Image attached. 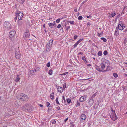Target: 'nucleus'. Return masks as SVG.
<instances>
[{"mask_svg": "<svg viewBox=\"0 0 127 127\" xmlns=\"http://www.w3.org/2000/svg\"><path fill=\"white\" fill-rule=\"evenodd\" d=\"M83 40V39H79L78 41L76 42V43L78 44L80 42L82 41Z\"/></svg>", "mask_w": 127, "mask_h": 127, "instance_id": "a19ab883", "label": "nucleus"}, {"mask_svg": "<svg viewBox=\"0 0 127 127\" xmlns=\"http://www.w3.org/2000/svg\"><path fill=\"white\" fill-rule=\"evenodd\" d=\"M52 47V46L47 44L46 46V51L47 52H49L51 50Z\"/></svg>", "mask_w": 127, "mask_h": 127, "instance_id": "9d476101", "label": "nucleus"}, {"mask_svg": "<svg viewBox=\"0 0 127 127\" xmlns=\"http://www.w3.org/2000/svg\"><path fill=\"white\" fill-rule=\"evenodd\" d=\"M54 92H52V93L50 94V98L52 100L54 99Z\"/></svg>", "mask_w": 127, "mask_h": 127, "instance_id": "412c9836", "label": "nucleus"}, {"mask_svg": "<svg viewBox=\"0 0 127 127\" xmlns=\"http://www.w3.org/2000/svg\"><path fill=\"white\" fill-rule=\"evenodd\" d=\"M52 69H50L48 72V73L50 75H52Z\"/></svg>", "mask_w": 127, "mask_h": 127, "instance_id": "bb28decb", "label": "nucleus"}, {"mask_svg": "<svg viewBox=\"0 0 127 127\" xmlns=\"http://www.w3.org/2000/svg\"><path fill=\"white\" fill-rule=\"evenodd\" d=\"M4 26L8 30L11 29L12 28L11 24L8 22H5L4 23Z\"/></svg>", "mask_w": 127, "mask_h": 127, "instance_id": "7ed1b4c3", "label": "nucleus"}, {"mask_svg": "<svg viewBox=\"0 0 127 127\" xmlns=\"http://www.w3.org/2000/svg\"><path fill=\"white\" fill-rule=\"evenodd\" d=\"M15 33V31L14 30H12L10 31L9 33V37L10 38H12L14 36Z\"/></svg>", "mask_w": 127, "mask_h": 127, "instance_id": "6e6552de", "label": "nucleus"}, {"mask_svg": "<svg viewBox=\"0 0 127 127\" xmlns=\"http://www.w3.org/2000/svg\"><path fill=\"white\" fill-rule=\"evenodd\" d=\"M83 54V53L82 52H79V53H78V55H82Z\"/></svg>", "mask_w": 127, "mask_h": 127, "instance_id": "052dcab7", "label": "nucleus"}, {"mask_svg": "<svg viewBox=\"0 0 127 127\" xmlns=\"http://www.w3.org/2000/svg\"><path fill=\"white\" fill-rule=\"evenodd\" d=\"M54 23H55V21H54L53 22ZM56 24L55 23H54V24L51 23H50L48 24V25L51 28H52L53 26H54V25H56Z\"/></svg>", "mask_w": 127, "mask_h": 127, "instance_id": "f3484780", "label": "nucleus"}, {"mask_svg": "<svg viewBox=\"0 0 127 127\" xmlns=\"http://www.w3.org/2000/svg\"><path fill=\"white\" fill-rule=\"evenodd\" d=\"M96 69L99 72L102 71V70H100V68H99V67L98 66L96 68Z\"/></svg>", "mask_w": 127, "mask_h": 127, "instance_id": "72a5a7b5", "label": "nucleus"}, {"mask_svg": "<svg viewBox=\"0 0 127 127\" xmlns=\"http://www.w3.org/2000/svg\"><path fill=\"white\" fill-rule=\"evenodd\" d=\"M61 19L59 18L56 20V22L57 23H59L60 22Z\"/></svg>", "mask_w": 127, "mask_h": 127, "instance_id": "ea45409f", "label": "nucleus"}, {"mask_svg": "<svg viewBox=\"0 0 127 127\" xmlns=\"http://www.w3.org/2000/svg\"><path fill=\"white\" fill-rule=\"evenodd\" d=\"M78 36L77 35H75L74 37V39L76 40Z\"/></svg>", "mask_w": 127, "mask_h": 127, "instance_id": "c03bdc74", "label": "nucleus"}, {"mask_svg": "<svg viewBox=\"0 0 127 127\" xmlns=\"http://www.w3.org/2000/svg\"><path fill=\"white\" fill-rule=\"evenodd\" d=\"M110 118L114 121L117 120L118 119V117L115 113H112L110 115Z\"/></svg>", "mask_w": 127, "mask_h": 127, "instance_id": "423d86ee", "label": "nucleus"}, {"mask_svg": "<svg viewBox=\"0 0 127 127\" xmlns=\"http://www.w3.org/2000/svg\"><path fill=\"white\" fill-rule=\"evenodd\" d=\"M97 55L99 56H101L102 55V52L101 51H99L97 53Z\"/></svg>", "mask_w": 127, "mask_h": 127, "instance_id": "a878e982", "label": "nucleus"}, {"mask_svg": "<svg viewBox=\"0 0 127 127\" xmlns=\"http://www.w3.org/2000/svg\"><path fill=\"white\" fill-rule=\"evenodd\" d=\"M119 24H121V25H124V23L122 21H120L119 22Z\"/></svg>", "mask_w": 127, "mask_h": 127, "instance_id": "09e8293b", "label": "nucleus"}, {"mask_svg": "<svg viewBox=\"0 0 127 127\" xmlns=\"http://www.w3.org/2000/svg\"><path fill=\"white\" fill-rule=\"evenodd\" d=\"M126 41H127V40H126V39L124 40V45H126Z\"/></svg>", "mask_w": 127, "mask_h": 127, "instance_id": "864d4df0", "label": "nucleus"}, {"mask_svg": "<svg viewBox=\"0 0 127 127\" xmlns=\"http://www.w3.org/2000/svg\"><path fill=\"white\" fill-rule=\"evenodd\" d=\"M30 36V33L28 31H27L23 35V37L26 40Z\"/></svg>", "mask_w": 127, "mask_h": 127, "instance_id": "0eeeda50", "label": "nucleus"}, {"mask_svg": "<svg viewBox=\"0 0 127 127\" xmlns=\"http://www.w3.org/2000/svg\"><path fill=\"white\" fill-rule=\"evenodd\" d=\"M56 102L57 103V104H60V103L58 101V97H57L56 98Z\"/></svg>", "mask_w": 127, "mask_h": 127, "instance_id": "f704fd0d", "label": "nucleus"}, {"mask_svg": "<svg viewBox=\"0 0 127 127\" xmlns=\"http://www.w3.org/2000/svg\"><path fill=\"white\" fill-rule=\"evenodd\" d=\"M16 16H17L18 19L19 20H21L22 19V18L24 15L23 13L21 11L17 10L16 12Z\"/></svg>", "mask_w": 127, "mask_h": 127, "instance_id": "f257e3e1", "label": "nucleus"}, {"mask_svg": "<svg viewBox=\"0 0 127 127\" xmlns=\"http://www.w3.org/2000/svg\"><path fill=\"white\" fill-rule=\"evenodd\" d=\"M113 75L115 78L117 77L118 76L117 74L116 73H114L113 74Z\"/></svg>", "mask_w": 127, "mask_h": 127, "instance_id": "473e14b6", "label": "nucleus"}, {"mask_svg": "<svg viewBox=\"0 0 127 127\" xmlns=\"http://www.w3.org/2000/svg\"><path fill=\"white\" fill-rule=\"evenodd\" d=\"M106 70H107V71H109L110 70V68H109V66H108L107 67V68L106 69Z\"/></svg>", "mask_w": 127, "mask_h": 127, "instance_id": "8fccbe9b", "label": "nucleus"}, {"mask_svg": "<svg viewBox=\"0 0 127 127\" xmlns=\"http://www.w3.org/2000/svg\"><path fill=\"white\" fill-rule=\"evenodd\" d=\"M82 60L84 62H85L86 59L84 56H83L82 58Z\"/></svg>", "mask_w": 127, "mask_h": 127, "instance_id": "c85d7f7f", "label": "nucleus"}, {"mask_svg": "<svg viewBox=\"0 0 127 127\" xmlns=\"http://www.w3.org/2000/svg\"><path fill=\"white\" fill-rule=\"evenodd\" d=\"M123 31L124 32H125L126 33L127 32V29H125V30L124 31Z\"/></svg>", "mask_w": 127, "mask_h": 127, "instance_id": "680f3d73", "label": "nucleus"}, {"mask_svg": "<svg viewBox=\"0 0 127 127\" xmlns=\"http://www.w3.org/2000/svg\"><path fill=\"white\" fill-rule=\"evenodd\" d=\"M116 15V13L115 12H111V14L109 15V16L110 17H114Z\"/></svg>", "mask_w": 127, "mask_h": 127, "instance_id": "a211bd4d", "label": "nucleus"}, {"mask_svg": "<svg viewBox=\"0 0 127 127\" xmlns=\"http://www.w3.org/2000/svg\"><path fill=\"white\" fill-rule=\"evenodd\" d=\"M97 95V93H95V94H94V95H93L92 97H91V98L92 99H93L94 98L95 96H96Z\"/></svg>", "mask_w": 127, "mask_h": 127, "instance_id": "7c9ffc66", "label": "nucleus"}, {"mask_svg": "<svg viewBox=\"0 0 127 127\" xmlns=\"http://www.w3.org/2000/svg\"><path fill=\"white\" fill-rule=\"evenodd\" d=\"M53 40L51 39L49 41L48 43L47 44H49V45H50L52 46L53 44Z\"/></svg>", "mask_w": 127, "mask_h": 127, "instance_id": "5701e85b", "label": "nucleus"}, {"mask_svg": "<svg viewBox=\"0 0 127 127\" xmlns=\"http://www.w3.org/2000/svg\"><path fill=\"white\" fill-rule=\"evenodd\" d=\"M68 73V72H65L64 73V75H66Z\"/></svg>", "mask_w": 127, "mask_h": 127, "instance_id": "774afa93", "label": "nucleus"}, {"mask_svg": "<svg viewBox=\"0 0 127 127\" xmlns=\"http://www.w3.org/2000/svg\"><path fill=\"white\" fill-rule=\"evenodd\" d=\"M87 25L90 26L91 25L90 23L89 22H88L87 23Z\"/></svg>", "mask_w": 127, "mask_h": 127, "instance_id": "6e6d98bb", "label": "nucleus"}, {"mask_svg": "<svg viewBox=\"0 0 127 127\" xmlns=\"http://www.w3.org/2000/svg\"><path fill=\"white\" fill-rule=\"evenodd\" d=\"M70 124V127H74V125L72 123H71Z\"/></svg>", "mask_w": 127, "mask_h": 127, "instance_id": "49530a36", "label": "nucleus"}, {"mask_svg": "<svg viewBox=\"0 0 127 127\" xmlns=\"http://www.w3.org/2000/svg\"><path fill=\"white\" fill-rule=\"evenodd\" d=\"M94 102V100L91 98L88 102V103L90 106H92Z\"/></svg>", "mask_w": 127, "mask_h": 127, "instance_id": "f8f14e48", "label": "nucleus"}, {"mask_svg": "<svg viewBox=\"0 0 127 127\" xmlns=\"http://www.w3.org/2000/svg\"><path fill=\"white\" fill-rule=\"evenodd\" d=\"M81 119L83 120H85L86 118V115L85 114H82L81 115Z\"/></svg>", "mask_w": 127, "mask_h": 127, "instance_id": "4468645a", "label": "nucleus"}, {"mask_svg": "<svg viewBox=\"0 0 127 127\" xmlns=\"http://www.w3.org/2000/svg\"><path fill=\"white\" fill-rule=\"evenodd\" d=\"M100 65L101 66L100 69L102 70L104 69L105 67V64L103 63H101L100 64Z\"/></svg>", "mask_w": 127, "mask_h": 127, "instance_id": "aec40b11", "label": "nucleus"}, {"mask_svg": "<svg viewBox=\"0 0 127 127\" xmlns=\"http://www.w3.org/2000/svg\"><path fill=\"white\" fill-rule=\"evenodd\" d=\"M100 33L97 32V36H100Z\"/></svg>", "mask_w": 127, "mask_h": 127, "instance_id": "338daca9", "label": "nucleus"}, {"mask_svg": "<svg viewBox=\"0 0 127 127\" xmlns=\"http://www.w3.org/2000/svg\"><path fill=\"white\" fill-rule=\"evenodd\" d=\"M86 17L87 18H89L90 17H92V16L91 15H90L89 16H87Z\"/></svg>", "mask_w": 127, "mask_h": 127, "instance_id": "e2e57ef3", "label": "nucleus"}, {"mask_svg": "<svg viewBox=\"0 0 127 127\" xmlns=\"http://www.w3.org/2000/svg\"><path fill=\"white\" fill-rule=\"evenodd\" d=\"M68 118H66L64 120V121L65 122L67 121L68 120Z\"/></svg>", "mask_w": 127, "mask_h": 127, "instance_id": "0e129e2a", "label": "nucleus"}, {"mask_svg": "<svg viewBox=\"0 0 127 127\" xmlns=\"http://www.w3.org/2000/svg\"><path fill=\"white\" fill-rule=\"evenodd\" d=\"M15 81L16 82H17L19 81L20 79V78H19V75H17V77H16V79H15Z\"/></svg>", "mask_w": 127, "mask_h": 127, "instance_id": "4be33fe9", "label": "nucleus"}, {"mask_svg": "<svg viewBox=\"0 0 127 127\" xmlns=\"http://www.w3.org/2000/svg\"><path fill=\"white\" fill-rule=\"evenodd\" d=\"M77 8L76 7L75 8V9L74 10V11L75 12H77Z\"/></svg>", "mask_w": 127, "mask_h": 127, "instance_id": "4d7b16f0", "label": "nucleus"}, {"mask_svg": "<svg viewBox=\"0 0 127 127\" xmlns=\"http://www.w3.org/2000/svg\"><path fill=\"white\" fill-rule=\"evenodd\" d=\"M50 62H48L46 64L47 66L48 67H49L50 66Z\"/></svg>", "mask_w": 127, "mask_h": 127, "instance_id": "4c0bfd02", "label": "nucleus"}, {"mask_svg": "<svg viewBox=\"0 0 127 127\" xmlns=\"http://www.w3.org/2000/svg\"><path fill=\"white\" fill-rule=\"evenodd\" d=\"M108 54V52L107 50L103 52V54L104 55L106 56Z\"/></svg>", "mask_w": 127, "mask_h": 127, "instance_id": "2f4dec72", "label": "nucleus"}, {"mask_svg": "<svg viewBox=\"0 0 127 127\" xmlns=\"http://www.w3.org/2000/svg\"><path fill=\"white\" fill-rule=\"evenodd\" d=\"M123 25H121V24H118V28L119 30L122 31L123 30Z\"/></svg>", "mask_w": 127, "mask_h": 127, "instance_id": "ddd939ff", "label": "nucleus"}, {"mask_svg": "<svg viewBox=\"0 0 127 127\" xmlns=\"http://www.w3.org/2000/svg\"><path fill=\"white\" fill-rule=\"evenodd\" d=\"M82 18H83V17L82 16H80L78 17V19L79 20H81L82 19Z\"/></svg>", "mask_w": 127, "mask_h": 127, "instance_id": "c9c22d12", "label": "nucleus"}, {"mask_svg": "<svg viewBox=\"0 0 127 127\" xmlns=\"http://www.w3.org/2000/svg\"><path fill=\"white\" fill-rule=\"evenodd\" d=\"M50 105V103H49L48 102H47L46 106L47 107H49V106Z\"/></svg>", "mask_w": 127, "mask_h": 127, "instance_id": "58836bf2", "label": "nucleus"}, {"mask_svg": "<svg viewBox=\"0 0 127 127\" xmlns=\"http://www.w3.org/2000/svg\"><path fill=\"white\" fill-rule=\"evenodd\" d=\"M22 109L24 110H27L29 111L30 110V106L29 104H26L24 105L22 107Z\"/></svg>", "mask_w": 127, "mask_h": 127, "instance_id": "39448f33", "label": "nucleus"}, {"mask_svg": "<svg viewBox=\"0 0 127 127\" xmlns=\"http://www.w3.org/2000/svg\"><path fill=\"white\" fill-rule=\"evenodd\" d=\"M15 55V57L16 59H19L20 58L21 55L19 49L16 50Z\"/></svg>", "mask_w": 127, "mask_h": 127, "instance_id": "20e7f679", "label": "nucleus"}, {"mask_svg": "<svg viewBox=\"0 0 127 127\" xmlns=\"http://www.w3.org/2000/svg\"><path fill=\"white\" fill-rule=\"evenodd\" d=\"M111 111L113 112V113H115V111L114 110H113V109H111Z\"/></svg>", "mask_w": 127, "mask_h": 127, "instance_id": "bf43d9fd", "label": "nucleus"}, {"mask_svg": "<svg viewBox=\"0 0 127 127\" xmlns=\"http://www.w3.org/2000/svg\"><path fill=\"white\" fill-rule=\"evenodd\" d=\"M40 69V68L39 67H37L35 69H34V71L35 72H37Z\"/></svg>", "mask_w": 127, "mask_h": 127, "instance_id": "c756f323", "label": "nucleus"}, {"mask_svg": "<svg viewBox=\"0 0 127 127\" xmlns=\"http://www.w3.org/2000/svg\"><path fill=\"white\" fill-rule=\"evenodd\" d=\"M29 74L31 75H32L35 74L34 70H31L29 71Z\"/></svg>", "mask_w": 127, "mask_h": 127, "instance_id": "6ab92c4d", "label": "nucleus"}, {"mask_svg": "<svg viewBox=\"0 0 127 127\" xmlns=\"http://www.w3.org/2000/svg\"><path fill=\"white\" fill-rule=\"evenodd\" d=\"M56 87L57 88V90L59 92L62 93L63 92V89L62 87L58 86H56Z\"/></svg>", "mask_w": 127, "mask_h": 127, "instance_id": "1a4fd4ad", "label": "nucleus"}, {"mask_svg": "<svg viewBox=\"0 0 127 127\" xmlns=\"http://www.w3.org/2000/svg\"><path fill=\"white\" fill-rule=\"evenodd\" d=\"M52 109V106H50L49 107L48 109V112H49V110H51Z\"/></svg>", "mask_w": 127, "mask_h": 127, "instance_id": "37998d69", "label": "nucleus"}, {"mask_svg": "<svg viewBox=\"0 0 127 127\" xmlns=\"http://www.w3.org/2000/svg\"><path fill=\"white\" fill-rule=\"evenodd\" d=\"M62 103H64V104L65 105H66V101L65 99V98L64 96L63 95L62 96Z\"/></svg>", "mask_w": 127, "mask_h": 127, "instance_id": "2eb2a0df", "label": "nucleus"}, {"mask_svg": "<svg viewBox=\"0 0 127 127\" xmlns=\"http://www.w3.org/2000/svg\"><path fill=\"white\" fill-rule=\"evenodd\" d=\"M118 30H119V29L117 27L116 28L115 32L114 33V34L115 35L117 36L119 34Z\"/></svg>", "mask_w": 127, "mask_h": 127, "instance_id": "dca6fc26", "label": "nucleus"}, {"mask_svg": "<svg viewBox=\"0 0 127 127\" xmlns=\"http://www.w3.org/2000/svg\"><path fill=\"white\" fill-rule=\"evenodd\" d=\"M61 25L60 24H59L58 26L57 27V28H61Z\"/></svg>", "mask_w": 127, "mask_h": 127, "instance_id": "a18cd8bd", "label": "nucleus"}, {"mask_svg": "<svg viewBox=\"0 0 127 127\" xmlns=\"http://www.w3.org/2000/svg\"><path fill=\"white\" fill-rule=\"evenodd\" d=\"M17 18H18L17 16H16V17L14 19V20H15V22H16V20H17Z\"/></svg>", "mask_w": 127, "mask_h": 127, "instance_id": "5fc2aeb1", "label": "nucleus"}, {"mask_svg": "<svg viewBox=\"0 0 127 127\" xmlns=\"http://www.w3.org/2000/svg\"><path fill=\"white\" fill-rule=\"evenodd\" d=\"M61 30L63 32H64V30H63V28L62 27H61Z\"/></svg>", "mask_w": 127, "mask_h": 127, "instance_id": "69168bd1", "label": "nucleus"}, {"mask_svg": "<svg viewBox=\"0 0 127 127\" xmlns=\"http://www.w3.org/2000/svg\"><path fill=\"white\" fill-rule=\"evenodd\" d=\"M69 23L72 25H74L75 24V22L74 21H70Z\"/></svg>", "mask_w": 127, "mask_h": 127, "instance_id": "e433bc0d", "label": "nucleus"}, {"mask_svg": "<svg viewBox=\"0 0 127 127\" xmlns=\"http://www.w3.org/2000/svg\"><path fill=\"white\" fill-rule=\"evenodd\" d=\"M80 103L78 101H77L76 104V106L77 107H79L80 106Z\"/></svg>", "mask_w": 127, "mask_h": 127, "instance_id": "b1692460", "label": "nucleus"}, {"mask_svg": "<svg viewBox=\"0 0 127 127\" xmlns=\"http://www.w3.org/2000/svg\"><path fill=\"white\" fill-rule=\"evenodd\" d=\"M63 89H65L66 87V84L65 83H64L63 84Z\"/></svg>", "mask_w": 127, "mask_h": 127, "instance_id": "79ce46f5", "label": "nucleus"}, {"mask_svg": "<svg viewBox=\"0 0 127 127\" xmlns=\"http://www.w3.org/2000/svg\"><path fill=\"white\" fill-rule=\"evenodd\" d=\"M28 96L25 94H22L19 96H18L17 98L19 100L23 101H25L28 99Z\"/></svg>", "mask_w": 127, "mask_h": 127, "instance_id": "f03ea898", "label": "nucleus"}, {"mask_svg": "<svg viewBox=\"0 0 127 127\" xmlns=\"http://www.w3.org/2000/svg\"><path fill=\"white\" fill-rule=\"evenodd\" d=\"M78 44L76 42L73 46L74 48L76 47Z\"/></svg>", "mask_w": 127, "mask_h": 127, "instance_id": "de8ad7c7", "label": "nucleus"}, {"mask_svg": "<svg viewBox=\"0 0 127 127\" xmlns=\"http://www.w3.org/2000/svg\"><path fill=\"white\" fill-rule=\"evenodd\" d=\"M56 108L58 110H60V108L59 106L57 107H56Z\"/></svg>", "mask_w": 127, "mask_h": 127, "instance_id": "13d9d810", "label": "nucleus"}, {"mask_svg": "<svg viewBox=\"0 0 127 127\" xmlns=\"http://www.w3.org/2000/svg\"><path fill=\"white\" fill-rule=\"evenodd\" d=\"M66 100L67 102L68 103H70L71 102V100L70 99V98H67L66 99Z\"/></svg>", "mask_w": 127, "mask_h": 127, "instance_id": "393cba45", "label": "nucleus"}, {"mask_svg": "<svg viewBox=\"0 0 127 127\" xmlns=\"http://www.w3.org/2000/svg\"><path fill=\"white\" fill-rule=\"evenodd\" d=\"M70 28V26H68L67 28H66V30L67 32H68V29H69Z\"/></svg>", "mask_w": 127, "mask_h": 127, "instance_id": "603ef678", "label": "nucleus"}, {"mask_svg": "<svg viewBox=\"0 0 127 127\" xmlns=\"http://www.w3.org/2000/svg\"><path fill=\"white\" fill-rule=\"evenodd\" d=\"M86 96H81L79 98V100L81 102H83L86 100Z\"/></svg>", "mask_w": 127, "mask_h": 127, "instance_id": "9b49d317", "label": "nucleus"}, {"mask_svg": "<svg viewBox=\"0 0 127 127\" xmlns=\"http://www.w3.org/2000/svg\"><path fill=\"white\" fill-rule=\"evenodd\" d=\"M101 39L104 42H105L107 41V39L104 37H101Z\"/></svg>", "mask_w": 127, "mask_h": 127, "instance_id": "cd10ccee", "label": "nucleus"}, {"mask_svg": "<svg viewBox=\"0 0 127 127\" xmlns=\"http://www.w3.org/2000/svg\"><path fill=\"white\" fill-rule=\"evenodd\" d=\"M56 123V121L55 120H53L52 122V124H55Z\"/></svg>", "mask_w": 127, "mask_h": 127, "instance_id": "3c124183", "label": "nucleus"}]
</instances>
